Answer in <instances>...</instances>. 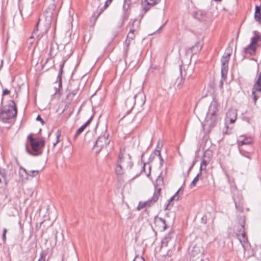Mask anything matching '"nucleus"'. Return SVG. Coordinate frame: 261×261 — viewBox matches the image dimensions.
<instances>
[{
	"label": "nucleus",
	"instance_id": "nucleus-40",
	"mask_svg": "<svg viewBox=\"0 0 261 261\" xmlns=\"http://www.w3.org/2000/svg\"><path fill=\"white\" fill-rule=\"evenodd\" d=\"M160 0H148V6L151 5L153 6L154 5L160 2Z\"/></svg>",
	"mask_w": 261,
	"mask_h": 261
},
{
	"label": "nucleus",
	"instance_id": "nucleus-61",
	"mask_svg": "<svg viewBox=\"0 0 261 261\" xmlns=\"http://www.w3.org/2000/svg\"><path fill=\"white\" fill-rule=\"evenodd\" d=\"M254 63H252V64H257L256 60H254L253 59L252 60Z\"/></svg>",
	"mask_w": 261,
	"mask_h": 261
},
{
	"label": "nucleus",
	"instance_id": "nucleus-45",
	"mask_svg": "<svg viewBox=\"0 0 261 261\" xmlns=\"http://www.w3.org/2000/svg\"><path fill=\"white\" fill-rule=\"evenodd\" d=\"M196 163V161H194L192 163V164H191V165L190 166V167H189V168L188 169V171H187V175H189L190 171L192 170V169L193 168L195 164Z\"/></svg>",
	"mask_w": 261,
	"mask_h": 261
},
{
	"label": "nucleus",
	"instance_id": "nucleus-47",
	"mask_svg": "<svg viewBox=\"0 0 261 261\" xmlns=\"http://www.w3.org/2000/svg\"><path fill=\"white\" fill-rule=\"evenodd\" d=\"M240 154L246 158H248L249 160L251 159V158L249 155H247L245 152L242 151L241 150H240Z\"/></svg>",
	"mask_w": 261,
	"mask_h": 261
},
{
	"label": "nucleus",
	"instance_id": "nucleus-9",
	"mask_svg": "<svg viewBox=\"0 0 261 261\" xmlns=\"http://www.w3.org/2000/svg\"><path fill=\"white\" fill-rule=\"evenodd\" d=\"M56 6L55 3L50 4L44 13L46 19H48V21H50L52 19L56 9Z\"/></svg>",
	"mask_w": 261,
	"mask_h": 261
},
{
	"label": "nucleus",
	"instance_id": "nucleus-56",
	"mask_svg": "<svg viewBox=\"0 0 261 261\" xmlns=\"http://www.w3.org/2000/svg\"><path fill=\"white\" fill-rule=\"evenodd\" d=\"M145 163H143V166L142 167L141 171L143 170V171H145Z\"/></svg>",
	"mask_w": 261,
	"mask_h": 261
},
{
	"label": "nucleus",
	"instance_id": "nucleus-26",
	"mask_svg": "<svg viewBox=\"0 0 261 261\" xmlns=\"http://www.w3.org/2000/svg\"><path fill=\"white\" fill-rule=\"evenodd\" d=\"M39 22L36 24V28L32 33V36L30 38V40L36 37L38 38V40L40 39L39 36L40 35L38 34V26H39Z\"/></svg>",
	"mask_w": 261,
	"mask_h": 261
},
{
	"label": "nucleus",
	"instance_id": "nucleus-49",
	"mask_svg": "<svg viewBox=\"0 0 261 261\" xmlns=\"http://www.w3.org/2000/svg\"><path fill=\"white\" fill-rule=\"evenodd\" d=\"M171 205V204L169 203L167 201V203L165 204V205H164V210H169V207Z\"/></svg>",
	"mask_w": 261,
	"mask_h": 261
},
{
	"label": "nucleus",
	"instance_id": "nucleus-3",
	"mask_svg": "<svg viewBox=\"0 0 261 261\" xmlns=\"http://www.w3.org/2000/svg\"><path fill=\"white\" fill-rule=\"evenodd\" d=\"M217 111L218 103L213 100L209 106L205 121L202 123L204 130L209 132L214 127L217 119L216 113Z\"/></svg>",
	"mask_w": 261,
	"mask_h": 261
},
{
	"label": "nucleus",
	"instance_id": "nucleus-64",
	"mask_svg": "<svg viewBox=\"0 0 261 261\" xmlns=\"http://www.w3.org/2000/svg\"><path fill=\"white\" fill-rule=\"evenodd\" d=\"M157 180V181H158V180H159L160 182H162V180H161V179H157V180Z\"/></svg>",
	"mask_w": 261,
	"mask_h": 261
},
{
	"label": "nucleus",
	"instance_id": "nucleus-1",
	"mask_svg": "<svg viewBox=\"0 0 261 261\" xmlns=\"http://www.w3.org/2000/svg\"><path fill=\"white\" fill-rule=\"evenodd\" d=\"M71 49L67 50L66 47L64 48L62 53H59V46L57 43L51 42L50 45L49 55L45 61V64L54 65H65V64H71L70 58L72 55Z\"/></svg>",
	"mask_w": 261,
	"mask_h": 261
},
{
	"label": "nucleus",
	"instance_id": "nucleus-35",
	"mask_svg": "<svg viewBox=\"0 0 261 261\" xmlns=\"http://www.w3.org/2000/svg\"><path fill=\"white\" fill-rule=\"evenodd\" d=\"M244 140L245 145H250L253 143V139L251 137H245Z\"/></svg>",
	"mask_w": 261,
	"mask_h": 261
},
{
	"label": "nucleus",
	"instance_id": "nucleus-52",
	"mask_svg": "<svg viewBox=\"0 0 261 261\" xmlns=\"http://www.w3.org/2000/svg\"><path fill=\"white\" fill-rule=\"evenodd\" d=\"M227 77V74L221 72V78L222 80H225Z\"/></svg>",
	"mask_w": 261,
	"mask_h": 261
},
{
	"label": "nucleus",
	"instance_id": "nucleus-48",
	"mask_svg": "<svg viewBox=\"0 0 261 261\" xmlns=\"http://www.w3.org/2000/svg\"><path fill=\"white\" fill-rule=\"evenodd\" d=\"M207 162L204 159H203L202 160L200 165L202 166H204L205 167H206L207 166Z\"/></svg>",
	"mask_w": 261,
	"mask_h": 261
},
{
	"label": "nucleus",
	"instance_id": "nucleus-4",
	"mask_svg": "<svg viewBox=\"0 0 261 261\" xmlns=\"http://www.w3.org/2000/svg\"><path fill=\"white\" fill-rule=\"evenodd\" d=\"M27 139L31 146L32 152L29 150L27 144L25 145L26 151L29 154H32L33 155L41 154L45 145V141L43 139L39 138H33L32 134H30L28 136Z\"/></svg>",
	"mask_w": 261,
	"mask_h": 261
},
{
	"label": "nucleus",
	"instance_id": "nucleus-54",
	"mask_svg": "<svg viewBox=\"0 0 261 261\" xmlns=\"http://www.w3.org/2000/svg\"><path fill=\"white\" fill-rule=\"evenodd\" d=\"M245 145V142H244V139H243V140H241V141H240L239 142V143H238V145H239V146H240V145Z\"/></svg>",
	"mask_w": 261,
	"mask_h": 261
},
{
	"label": "nucleus",
	"instance_id": "nucleus-15",
	"mask_svg": "<svg viewBox=\"0 0 261 261\" xmlns=\"http://www.w3.org/2000/svg\"><path fill=\"white\" fill-rule=\"evenodd\" d=\"M135 100L140 105H144L146 101V96L142 93L137 94L135 97Z\"/></svg>",
	"mask_w": 261,
	"mask_h": 261
},
{
	"label": "nucleus",
	"instance_id": "nucleus-50",
	"mask_svg": "<svg viewBox=\"0 0 261 261\" xmlns=\"http://www.w3.org/2000/svg\"><path fill=\"white\" fill-rule=\"evenodd\" d=\"M10 93V90H9L8 89H5L3 92V95H7L8 94Z\"/></svg>",
	"mask_w": 261,
	"mask_h": 261
},
{
	"label": "nucleus",
	"instance_id": "nucleus-33",
	"mask_svg": "<svg viewBox=\"0 0 261 261\" xmlns=\"http://www.w3.org/2000/svg\"><path fill=\"white\" fill-rule=\"evenodd\" d=\"M158 222L161 223V224L162 225L163 230H165L167 228V225L164 219L162 218H159Z\"/></svg>",
	"mask_w": 261,
	"mask_h": 261
},
{
	"label": "nucleus",
	"instance_id": "nucleus-10",
	"mask_svg": "<svg viewBox=\"0 0 261 261\" xmlns=\"http://www.w3.org/2000/svg\"><path fill=\"white\" fill-rule=\"evenodd\" d=\"M155 187V191L153 193V196L151 198L148 199V206L152 205L155 203L158 199L160 195V191L161 190V188H158L156 186Z\"/></svg>",
	"mask_w": 261,
	"mask_h": 261
},
{
	"label": "nucleus",
	"instance_id": "nucleus-36",
	"mask_svg": "<svg viewBox=\"0 0 261 261\" xmlns=\"http://www.w3.org/2000/svg\"><path fill=\"white\" fill-rule=\"evenodd\" d=\"M147 205V201H144V202H140L139 203V204L137 206V210L138 211H140L141 210H142V208H145Z\"/></svg>",
	"mask_w": 261,
	"mask_h": 261
},
{
	"label": "nucleus",
	"instance_id": "nucleus-30",
	"mask_svg": "<svg viewBox=\"0 0 261 261\" xmlns=\"http://www.w3.org/2000/svg\"><path fill=\"white\" fill-rule=\"evenodd\" d=\"M47 254V252L46 250L42 251L40 253V257L37 261H48L45 259Z\"/></svg>",
	"mask_w": 261,
	"mask_h": 261
},
{
	"label": "nucleus",
	"instance_id": "nucleus-5",
	"mask_svg": "<svg viewBox=\"0 0 261 261\" xmlns=\"http://www.w3.org/2000/svg\"><path fill=\"white\" fill-rule=\"evenodd\" d=\"M17 115V108L14 100H10L7 106L4 107L0 111V119L3 122L14 118Z\"/></svg>",
	"mask_w": 261,
	"mask_h": 261
},
{
	"label": "nucleus",
	"instance_id": "nucleus-46",
	"mask_svg": "<svg viewBox=\"0 0 261 261\" xmlns=\"http://www.w3.org/2000/svg\"><path fill=\"white\" fill-rule=\"evenodd\" d=\"M132 41L133 40H129L126 38V40L125 41V44L126 46L127 49H128V47L129 44H130V42Z\"/></svg>",
	"mask_w": 261,
	"mask_h": 261
},
{
	"label": "nucleus",
	"instance_id": "nucleus-59",
	"mask_svg": "<svg viewBox=\"0 0 261 261\" xmlns=\"http://www.w3.org/2000/svg\"><path fill=\"white\" fill-rule=\"evenodd\" d=\"M223 80H221L220 82V86L222 87L223 86Z\"/></svg>",
	"mask_w": 261,
	"mask_h": 261
},
{
	"label": "nucleus",
	"instance_id": "nucleus-34",
	"mask_svg": "<svg viewBox=\"0 0 261 261\" xmlns=\"http://www.w3.org/2000/svg\"><path fill=\"white\" fill-rule=\"evenodd\" d=\"M199 174H197L196 176L194 178V179H193V180L192 181L190 185V187L191 188H192L193 187L196 185L197 182L198 181L199 179Z\"/></svg>",
	"mask_w": 261,
	"mask_h": 261
},
{
	"label": "nucleus",
	"instance_id": "nucleus-55",
	"mask_svg": "<svg viewBox=\"0 0 261 261\" xmlns=\"http://www.w3.org/2000/svg\"><path fill=\"white\" fill-rule=\"evenodd\" d=\"M202 170V166L200 165V168H199V172L198 173V174H199L200 175L201 174Z\"/></svg>",
	"mask_w": 261,
	"mask_h": 261
},
{
	"label": "nucleus",
	"instance_id": "nucleus-20",
	"mask_svg": "<svg viewBox=\"0 0 261 261\" xmlns=\"http://www.w3.org/2000/svg\"><path fill=\"white\" fill-rule=\"evenodd\" d=\"M226 117L228 119L229 118L230 123H233L237 118V113L234 111H229L227 113Z\"/></svg>",
	"mask_w": 261,
	"mask_h": 261
},
{
	"label": "nucleus",
	"instance_id": "nucleus-38",
	"mask_svg": "<svg viewBox=\"0 0 261 261\" xmlns=\"http://www.w3.org/2000/svg\"><path fill=\"white\" fill-rule=\"evenodd\" d=\"M142 7L144 13L147 12V0H142Z\"/></svg>",
	"mask_w": 261,
	"mask_h": 261
},
{
	"label": "nucleus",
	"instance_id": "nucleus-31",
	"mask_svg": "<svg viewBox=\"0 0 261 261\" xmlns=\"http://www.w3.org/2000/svg\"><path fill=\"white\" fill-rule=\"evenodd\" d=\"M63 66H61L57 79L59 81L58 86L59 88H60L62 87V74L63 73Z\"/></svg>",
	"mask_w": 261,
	"mask_h": 261
},
{
	"label": "nucleus",
	"instance_id": "nucleus-7",
	"mask_svg": "<svg viewBox=\"0 0 261 261\" xmlns=\"http://www.w3.org/2000/svg\"><path fill=\"white\" fill-rule=\"evenodd\" d=\"M110 142V140L109 139V135L105 133L97 139L94 148L97 149V152H99L102 148L107 147Z\"/></svg>",
	"mask_w": 261,
	"mask_h": 261
},
{
	"label": "nucleus",
	"instance_id": "nucleus-53",
	"mask_svg": "<svg viewBox=\"0 0 261 261\" xmlns=\"http://www.w3.org/2000/svg\"><path fill=\"white\" fill-rule=\"evenodd\" d=\"M175 198L172 196L171 197H170V199H169L168 200H167V202H168L169 203H170L171 205H173V203H172V201Z\"/></svg>",
	"mask_w": 261,
	"mask_h": 261
},
{
	"label": "nucleus",
	"instance_id": "nucleus-6",
	"mask_svg": "<svg viewBox=\"0 0 261 261\" xmlns=\"http://www.w3.org/2000/svg\"><path fill=\"white\" fill-rule=\"evenodd\" d=\"M193 66H179L180 77L177 78L175 85L177 87L180 88L185 80V77L188 75L190 76L193 72Z\"/></svg>",
	"mask_w": 261,
	"mask_h": 261
},
{
	"label": "nucleus",
	"instance_id": "nucleus-58",
	"mask_svg": "<svg viewBox=\"0 0 261 261\" xmlns=\"http://www.w3.org/2000/svg\"><path fill=\"white\" fill-rule=\"evenodd\" d=\"M7 233V229L6 228H4L3 229V234H6Z\"/></svg>",
	"mask_w": 261,
	"mask_h": 261
},
{
	"label": "nucleus",
	"instance_id": "nucleus-13",
	"mask_svg": "<svg viewBox=\"0 0 261 261\" xmlns=\"http://www.w3.org/2000/svg\"><path fill=\"white\" fill-rule=\"evenodd\" d=\"M245 220L244 217H240L239 221V225L240 226V229L239 233L241 234L243 238H245L246 234L245 232Z\"/></svg>",
	"mask_w": 261,
	"mask_h": 261
},
{
	"label": "nucleus",
	"instance_id": "nucleus-23",
	"mask_svg": "<svg viewBox=\"0 0 261 261\" xmlns=\"http://www.w3.org/2000/svg\"><path fill=\"white\" fill-rule=\"evenodd\" d=\"M128 7H129V6H128L126 8L125 5L124 4L123 5L124 12L121 17V19H122V24L121 25H123L124 21L127 20L128 18L129 13L127 11Z\"/></svg>",
	"mask_w": 261,
	"mask_h": 261
},
{
	"label": "nucleus",
	"instance_id": "nucleus-14",
	"mask_svg": "<svg viewBox=\"0 0 261 261\" xmlns=\"http://www.w3.org/2000/svg\"><path fill=\"white\" fill-rule=\"evenodd\" d=\"M255 49L256 46L255 45L250 44L247 47L244 48V51L246 55H252L255 53Z\"/></svg>",
	"mask_w": 261,
	"mask_h": 261
},
{
	"label": "nucleus",
	"instance_id": "nucleus-43",
	"mask_svg": "<svg viewBox=\"0 0 261 261\" xmlns=\"http://www.w3.org/2000/svg\"><path fill=\"white\" fill-rule=\"evenodd\" d=\"M199 14L201 16V17H198V19L201 21L204 20L205 18V15L201 12H197V15Z\"/></svg>",
	"mask_w": 261,
	"mask_h": 261
},
{
	"label": "nucleus",
	"instance_id": "nucleus-12",
	"mask_svg": "<svg viewBox=\"0 0 261 261\" xmlns=\"http://www.w3.org/2000/svg\"><path fill=\"white\" fill-rule=\"evenodd\" d=\"M159 142H158V145L156 146L157 148H158V149H155L154 151V152L150 154V155L148 159V160L149 161H152L155 156H159L161 161H163V160L161 156V149L162 147V145H161V147H159Z\"/></svg>",
	"mask_w": 261,
	"mask_h": 261
},
{
	"label": "nucleus",
	"instance_id": "nucleus-19",
	"mask_svg": "<svg viewBox=\"0 0 261 261\" xmlns=\"http://www.w3.org/2000/svg\"><path fill=\"white\" fill-rule=\"evenodd\" d=\"M136 23H138V21H137V19H135L133 22V23H132V27L130 28L127 35V38L129 39V40H133V39H134L135 36V34H134V31H135V24Z\"/></svg>",
	"mask_w": 261,
	"mask_h": 261
},
{
	"label": "nucleus",
	"instance_id": "nucleus-17",
	"mask_svg": "<svg viewBox=\"0 0 261 261\" xmlns=\"http://www.w3.org/2000/svg\"><path fill=\"white\" fill-rule=\"evenodd\" d=\"M91 118L88 120L84 125L81 126L77 130L73 137V139L75 140L83 132L86 126H87L90 122Z\"/></svg>",
	"mask_w": 261,
	"mask_h": 261
},
{
	"label": "nucleus",
	"instance_id": "nucleus-51",
	"mask_svg": "<svg viewBox=\"0 0 261 261\" xmlns=\"http://www.w3.org/2000/svg\"><path fill=\"white\" fill-rule=\"evenodd\" d=\"M37 120L40 121L42 124H43L44 123V121L43 120V119L41 118L40 115H38L36 118Z\"/></svg>",
	"mask_w": 261,
	"mask_h": 261
},
{
	"label": "nucleus",
	"instance_id": "nucleus-21",
	"mask_svg": "<svg viewBox=\"0 0 261 261\" xmlns=\"http://www.w3.org/2000/svg\"><path fill=\"white\" fill-rule=\"evenodd\" d=\"M261 7L259 6H256L255 8L254 13V19L258 22H259L261 19Z\"/></svg>",
	"mask_w": 261,
	"mask_h": 261
},
{
	"label": "nucleus",
	"instance_id": "nucleus-25",
	"mask_svg": "<svg viewBox=\"0 0 261 261\" xmlns=\"http://www.w3.org/2000/svg\"><path fill=\"white\" fill-rule=\"evenodd\" d=\"M111 4L110 2L107 0L105 3L104 6L100 9L99 12L97 13L96 15L95 14L94 15V17H95V19H96L103 12V11L106 10Z\"/></svg>",
	"mask_w": 261,
	"mask_h": 261
},
{
	"label": "nucleus",
	"instance_id": "nucleus-29",
	"mask_svg": "<svg viewBox=\"0 0 261 261\" xmlns=\"http://www.w3.org/2000/svg\"><path fill=\"white\" fill-rule=\"evenodd\" d=\"M254 36L252 37L251 38V42L250 44H252L253 45H255L256 46V42L259 40L260 37L259 35L257 34L256 31H254Z\"/></svg>",
	"mask_w": 261,
	"mask_h": 261
},
{
	"label": "nucleus",
	"instance_id": "nucleus-22",
	"mask_svg": "<svg viewBox=\"0 0 261 261\" xmlns=\"http://www.w3.org/2000/svg\"><path fill=\"white\" fill-rule=\"evenodd\" d=\"M253 89L257 91L261 92V72L259 74L257 79L253 86Z\"/></svg>",
	"mask_w": 261,
	"mask_h": 261
},
{
	"label": "nucleus",
	"instance_id": "nucleus-62",
	"mask_svg": "<svg viewBox=\"0 0 261 261\" xmlns=\"http://www.w3.org/2000/svg\"><path fill=\"white\" fill-rule=\"evenodd\" d=\"M168 254V253H167V254H161L162 256H166Z\"/></svg>",
	"mask_w": 261,
	"mask_h": 261
},
{
	"label": "nucleus",
	"instance_id": "nucleus-60",
	"mask_svg": "<svg viewBox=\"0 0 261 261\" xmlns=\"http://www.w3.org/2000/svg\"><path fill=\"white\" fill-rule=\"evenodd\" d=\"M48 27H47L46 29H45V30L44 31V33H46V32L48 31Z\"/></svg>",
	"mask_w": 261,
	"mask_h": 261
},
{
	"label": "nucleus",
	"instance_id": "nucleus-37",
	"mask_svg": "<svg viewBox=\"0 0 261 261\" xmlns=\"http://www.w3.org/2000/svg\"><path fill=\"white\" fill-rule=\"evenodd\" d=\"M56 138H57V141L55 143H54L53 146L55 147L58 142H59V138L61 137V132L59 130H58L57 132L56 133Z\"/></svg>",
	"mask_w": 261,
	"mask_h": 261
},
{
	"label": "nucleus",
	"instance_id": "nucleus-41",
	"mask_svg": "<svg viewBox=\"0 0 261 261\" xmlns=\"http://www.w3.org/2000/svg\"><path fill=\"white\" fill-rule=\"evenodd\" d=\"M228 70V66H221V72L227 74Z\"/></svg>",
	"mask_w": 261,
	"mask_h": 261
},
{
	"label": "nucleus",
	"instance_id": "nucleus-24",
	"mask_svg": "<svg viewBox=\"0 0 261 261\" xmlns=\"http://www.w3.org/2000/svg\"><path fill=\"white\" fill-rule=\"evenodd\" d=\"M126 107L127 108V114L130 111L132 110L134 107V102L133 98H127L125 102Z\"/></svg>",
	"mask_w": 261,
	"mask_h": 261
},
{
	"label": "nucleus",
	"instance_id": "nucleus-32",
	"mask_svg": "<svg viewBox=\"0 0 261 261\" xmlns=\"http://www.w3.org/2000/svg\"><path fill=\"white\" fill-rule=\"evenodd\" d=\"M6 185V181L5 176L0 173V188H3Z\"/></svg>",
	"mask_w": 261,
	"mask_h": 261
},
{
	"label": "nucleus",
	"instance_id": "nucleus-11",
	"mask_svg": "<svg viewBox=\"0 0 261 261\" xmlns=\"http://www.w3.org/2000/svg\"><path fill=\"white\" fill-rule=\"evenodd\" d=\"M232 49L230 47H227L221 59V65H226L228 63L230 57L232 54Z\"/></svg>",
	"mask_w": 261,
	"mask_h": 261
},
{
	"label": "nucleus",
	"instance_id": "nucleus-44",
	"mask_svg": "<svg viewBox=\"0 0 261 261\" xmlns=\"http://www.w3.org/2000/svg\"><path fill=\"white\" fill-rule=\"evenodd\" d=\"M181 187H180L176 192L172 196L174 198H176V200H178L179 197H178V193L179 191L181 190Z\"/></svg>",
	"mask_w": 261,
	"mask_h": 261
},
{
	"label": "nucleus",
	"instance_id": "nucleus-57",
	"mask_svg": "<svg viewBox=\"0 0 261 261\" xmlns=\"http://www.w3.org/2000/svg\"><path fill=\"white\" fill-rule=\"evenodd\" d=\"M6 234H3V240L4 241H5L6 240Z\"/></svg>",
	"mask_w": 261,
	"mask_h": 261
},
{
	"label": "nucleus",
	"instance_id": "nucleus-18",
	"mask_svg": "<svg viewBox=\"0 0 261 261\" xmlns=\"http://www.w3.org/2000/svg\"><path fill=\"white\" fill-rule=\"evenodd\" d=\"M163 25H160L158 27L154 28V26L152 24H150L149 26V32H148V36H151L156 33H160V31L162 28Z\"/></svg>",
	"mask_w": 261,
	"mask_h": 261
},
{
	"label": "nucleus",
	"instance_id": "nucleus-16",
	"mask_svg": "<svg viewBox=\"0 0 261 261\" xmlns=\"http://www.w3.org/2000/svg\"><path fill=\"white\" fill-rule=\"evenodd\" d=\"M18 174L20 177V179L22 181H24L25 180L28 179L27 176V170L25 168L22 167H20Z\"/></svg>",
	"mask_w": 261,
	"mask_h": 261
},
{
	"label": "nucleus",
	"instance_id": "nucleus-63",
	"mask_svg": "<svg viewBox=\"0 0 261 261\" xmlns=\"http://www.w3.org/2000/svg\"><path fill=\"white\" fill-rule=\"evenodd\" d=\"M150 171H149V173H148L147 174V176H148V177L150 176Z\"/></svg>",
	"mask_w": 261,
	"mask_h": 261
},
{
	"label": "nucleus",
	"instance_id": "nucleus-8",
	"mask_svg": "<svg viewBox=\"0 0 261 261\" xmlns=\"http://www.w3.org/2000/svg\"><path fill=\"white\" fill-rule=\"evenodd\" d=\"M176 234L175 232L173 230H170L167 234H166L164 238V240L162 241V246L159 247L158 248L155 249V251L157 252V249H159L160 250L161 249H163L164 246H167L168 244L173 241L174 242L175 237Z\"/></svg>",
	"mask_w": 261,
	"mask_h": 261
},
{
	"label": "nucleus",
	"instance_id": "nucleus-42",
	"mask_svg": "<svg viewBox=\"0 0 261 261\" xmlns=\"http://www.w3.org/2000/svg\"><path fill=\"white\" fill-rule=\"evenodd\" d=\"M133 261H145L144 257L139 256H136Z\"/></svg>",
	"mask_w": 261,
	"mask_h": 261
},
{
	"label": "nucleus",
	"instance_id": "nucleus-2",
	"mask_svg": "<svg viewBox=\"0 0 261 261\" xmlns=\"http://www.w3.org/2000/svg\"><path fill=\"white\" fill-rule=\"evenodd\" d=\"M133 166L131 157L129 154H124L120 152L119 159L116 167V172L117 174L121 175L126 172H131L133 174L138 175L139 173L136 172L137 168H140V166H137L132 169Z\"/></svg>",
	"mask_w": 261,
	"mask_h": 261
},
{
	"label": "nucleus",
	"instance_id": "nucleus-39",
	"mask_svg": "<svg viewBox=\"0 0 261 261\" xmlns=\"http://www.w3.org/2000/svg\"><path fill=\"white\" fill-rule=\"evenodd\" d=\"M255 90L253 89V90L252 91V95L253 96V99L254 100V103H256V100L258 98V96H257V95L255 94Z\"/></svg>",
	"mask_w": 261,
	"mask_h": 261
},
{
	"label": "nucleus",
	"instance_id": "nucleus-28",
	"mask_svg": "<svg viewBox=\"0 0 261 261\" xmlns=\"http://www.w3.org/2000/svg\"><path fill=\"white\" fill-rule=\"evenodd\" d=\"M201 48L200 43L197 42L195 44V45L190 48L192 53H196L197 51H199Z\"/></svg>",
	"mask_w": 261,
	"mask_h": 261
},
{
	"label": "nucleus",
	"instance_id": "nucleus-27",
	"mask_svg": "<svg viewBox=\"0 0 261 261\" xmlns=\"http://www.w3.org/2000/svg\"><path fill=\"white\" fill-rule=\"evenodd\" d=\"M40 171H39L38 170H31L29 171H27L28 177H35L39 174Z\"/></svg>",
	"mask_w": 261,
	"mask_h": 261
}]
</instances>
